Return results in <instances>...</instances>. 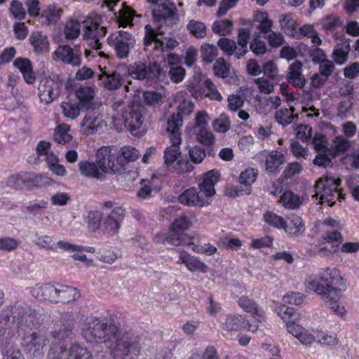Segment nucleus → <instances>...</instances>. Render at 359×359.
Listing matches in <instances>:
<instances>
[{
	"label": "nucleus",
	"instance_id": "1",
	"mask_svg": "<svg viewBox=\"0 0 359 359\" xmlns=\"http://www.w3.org/2000/svg\"><path fill=\"white\" fill-rule=\"evenodd\" d=\"M82 335L87 342L110 343L115 359H135L140 350V337L126 333L121 336L112 322L95 317L88 318L82 327Z\"/></svg>",
	"mask_w": 359,
	"mask_h": 359
},
{
	"label": "nucleus",
	"instance_id": "2",
	"mask_svg": "<svg viewBox=\"0 0 359 359\" xmlns=\"http://www.w3.org/2000/svg\"><path fill=\"white\" fill-rule=\"evenodd\" d=\"M41 323V315L27 304H15L13 311L7 306L0 313V338L6 330H9L8 336L11 337L16 332L25 334L36 330Z\"/></svg>",
	"mask_w": 359,
	"mask_h": 359
},
{
	"label": "nucleus",
	"instance_id": "3",
	"mask_svg": "<svg viewBox=\"0 0 359 359\" xmlns=\"http://www.w3.org/2000/svg\"><path fill=\"white\" fill-rule=\"evenodd\" d=\"M319 278L322 282L325 283V285L317 280H308L307 287L321 295L325 304L334 313L341 315L344 309L339 307L338 300L340 292L345 290L346 285L342 282L339 271L335 268L322 269L319 273Z\"/></svg>",
	"mask_w": 359,
	"mask_h": 359
},
{
	"label": "nucleus",
	"instance_id": "4",
	"mask_svg": "<svg viewBox=\"0 0 359 359\" xmlns=\"http://www.w3.org/2000/svg\"><path fill=\"white\" fill-rule=\"evenodd\" d=\"M72 327L73 323L69 321L67 325L51 332L48 338L50 345L47 355L53 351L57 359H93L91 353L87 348L77 344L72 345L69 350H67L63 341L72 334Z\"/></svg>",
	"mask_w": 359,
	"mask_h": 359
},
{
	"label": "nucleus",
	"instance_id": "5",
	"mask_svg": "<svg viewBox=\"0 0 359 359\" xmlns=\"http://www.w3.org/2000/svg\"><path fill=\"white\" fill-rule=\"evenodd\" d=\"M341 180L332 176L326 175L318 180L315 185V196L320 203H327L333 206L339 199L344 196L340 189Z\"/></svg>",
	"mask_w": 359,
	"mask_h": 359
},
{
	"label": "nucleus",
	"instance_id": "6",
	"mask_svg": "<svg viewBox=\"0 0 359 359\" xmlns=\"http://www.w3.org/2000/svg\"><path fill=\"white\" fill-rule=\"evenodd\" d=\"M127 72L133 79L141 81L156 82L165 79L164 69L156 61H149L148 64L140 60L136 61L128 67Z\"/></svg>",
	"mask_w": 359,
	"mask_h": 359
},
{
	"label": "nucleus",
	"instance_id": "7",
	"mask_svg": "<svg viewBox=\"0 0 359 359\" xmlns=\"http://www.w3.org/2000/svg\"><path fill=\"white\" fill-rule=\"evenodd\" d=\"M152 15L159 34H164L165 32L163 30V25L175 24L180 20L177 7L170 0H162L158 4L154 6L152 9Z\"/></svg>",
	"mask_w": 359,
	"mask_h": 359
},
{
	"label": "nucleus",
	"instance_id": "8",
	"mask_svg": "<svg viewBox=\"0 0 359 359\" xmlns=\"http://www.w3.org/2000/svg\"><path fill=\"white\" fill-rule=\"evenodd\" d=\"M107 42L111 47L118 59H126L129 57L130 50L134 48L136 40L134 36L126 31L115 32L107 38Z\"/></svg>",
	"mask_w": 359,
	"mask_h": 359
},
{
	"label": "nucleus",
	"instance_id": "9",
	"mask_svg": "<svg viewBox=\"0 0 359 359\" xmlns=\"http://www.w3.org/2000/svg\"><path fill=\"white\" fill-rule=\"evenodd\" d=\"M146 34L144 39V44L146 51L154 50L159 53H163L168 50H172L176 48L179 43L172 38L165 37L161 40L158 38L160 34L158 29L155 31L149 25L145 26Z\"/></svg>",
	"mask_w": 359,
	"mask_h": 359
},
{
	"label": "nucleus",
	"instance_id": "10",
	"mask_svg": "<svg viewBox=\"0 0 359 359\" xmlns=\"http://www.w3.org/2000/svg\"><path fill=\"white\" fill-rule=\"evenodd\" d=\"M83 37L88 46L95 50H101L102 44L100 40L106 36L107 27H100L92 18H87L83 22Z\"/></svg>",
	"mask_w": 359,
	"mask_h": 359
},
{
	"label": "nucleus",
	"instance_id": "11",
	"mask_svg": "<svg viewBox=\"0 0 359 359\" xmlns=\"http://www.w3.org/2000/svg\"><path fill=\"white\" fill-rule=\"evenodd\" d=\"M48 341L44 334L32 332L30 334L24 336L22 346L27 353H31L33 358L41 359L44 354L46 341Z\"/></svg>",
	"mask_w": 359,
	"mask_h": 359
},
{
	"label": "nucleus",
	"instance_id": "12",
	"mask_svg": "<svg viewBox=\"0 0 359 359\" xmlns=\"http://www.w3.org/2000/svg\"><path fill=\"white\" fill-rule=\"evenodd\" d=\"M86 115L81 123L83 133L86 135H93L104 126H106L100 107H93V108L86 109Z\"/></svg>",
	"mask_w": 359,
	"mask_h": 359
},
{
	"label": "nucleus",
	"instance_id": "13",
	"mask_svg": "<svg viewBox=\"0 0 359 359\" xmlns=\"http://www.w3.org/2000/svg\"><path fill=\"white\" fill-rule=\"evenodd\" d=\"M278 315L286 322L287 331L296 338L304 331V327L298 324L300 314L297 310L286 305L277 308Z\"/></svg>",
	"mask_w": 359,
	"mask_h": 359
},
{
	"label": "nucleus",
	"instance_id": "14",
	"mask_svg": "<svg viewBox=\"0 0 359 359\" xmlns=\"http://www.w3.org/2000/svg\"><path fill=\"white\" fill-rule=\"evenodd\" d=\"M62 83L58 80L45 79L41 81L39 86V97L41 102L48 104L60 95Z\"/></svg>",
	"mask_w": 359,
	"mask_h": 359
},
{
	"label": "nucleus",
	"instance_id": "15",
	"mask_svg": "<svg viewBox=\"0 0 359 359\" xmlns=\"http://www.w3.org/2000/svg\"><path fill=\"white\" fill-rule=\"evenodd\" d=\"M53 55V59L56 58L72 67H79L81 64V50L78 46L72 48L68 45H60L55 50Z\"/></svg>",
	"mask_w": 359,
	"mask_h": 359
},
{
	"label": "nucleus",
	"instance_id": "16",
	"mask_svg": "<svg viewBox=\"0 0 359 359\" xmlns=\"http://www.w3.org/2000/svg\"><path fill=\"white\" fill-rule=\"evenodd\" d=\"M111 149L109 147L100 148L95 155V163L102 172L104 175L110 170L114 173L120 172L116 171L114 166L118 165L116 154L111 153Z\"/></svg>",
	"mask_w": 359,
	"mask_h": 359
},
{
	"label": "nucleus",
	"instance_id": "17",
	"mask_svg": "<svg viewBox=\"0 0 359 359\" xmlns=\"http://www.w3.org/2000/svg\"><path fill=\"white\" fill-rule=\"evenodd\" d=\"M194 109V104L189 101H184L181 103L176 113H173L167 121V131H173L180 133V129L182 126L183 116H189L192 113Z\"/></svg>",
	"mask_w": 359,
	"mask_h": 359
},
{
	"label": "nucleus",
	"instance_id": "18",
	"mask_svg": "<svg viewBox=\"0 0 359 359\" xmlns=\"http://www.w3.org/2000/svg\"><path fill=\"white\" fill-rule=\"evenodd\" d=\"M125 217V210L122 207L115 208L109 214L102 226L104 232L113 236L118 233Z\"/></svg>",
	"mask_w": 359,
	"mask_h": 359
},
{
	"label": "nucleus",
	"instance_id": "19",
	"mask_svg": "<svg viewBox=\"0 0 359 359\" xmlns=\"http://www.w3.org/2000/svg\"><path fill=\"white\" fill-rule=\"evenodd\" d=\"M143 110L142 106H137L136 109L133 108L124 116V126L133 135H139L137 131L142 125Z\"/></svg>",
	"mask_w": 359,
	"mask_h": 359
},
{
	"label": "nucleus",
	"instance_id": "20",
	"mask_svg": "<svg viewBox=\"0 0 359 359\" xmlns=\"http://www.w3.org/2000/svg\"><path fill=\"white\" fill-rule=\"evenodd\" d=\"M191 237L189 236L185 232H181L176 229L170 228V231L166 236L163 238V243H167L174 246L187 245L191 246L192 250L196 251L198 246L190 241Z\"/></svg>",
	"mask_w": 359,
	"mask_h": 359
},
{
	"label": "nucleus",
	"instance_id": "21",
	"mask_svg": "<svg viewBox=\"0 0 359 359\" xmlns=\"http://www.w3.org/2000/svg\"><path fill=\"white\" fill-rule=\"evenodd\" d=\"M219 172L216 169L204 174L203 182L199 184V189L205 196L211 197L215 194V186L219 182Z\"/></svg>",
	"mask_w": 359,
	"mask_h": 359
},
{
	"label": "nucleus",
	"instance_id": "22",
	"mask_svg": "<svg viewBox=\"0 0 359 359\" xmlns=\"http://www.w3.org/2000/svg\"><path fill=\"white\" fill-rule=\"evenodd\" d=\"M57 283L52 285L46 283L40 286L36 285L32 290V294L39 300H48L57 303Z\"/></svg>",
	"mask_w": 359,
	"mask_h": 359
},
{
	"label": "nucleus",
	"instance_id": "23",
	"mask_svg": "<svg viewBox=\"0 0 359 359\" xmlns=\"http://www.w3.org/2000/svg\"><path fill=\"white\" fill-rule=\"evenodd\" d=\"M170 133L172 144L164 151V163L166 165L172 164L181 154L179 144L181 143L180 133L168 131Z\"/></svg>",
	"mask_w": 359,
	"mask_h": 359
},
{
	"label": "nucleus",
	"instance_id": "24",
	"mask_svg": "<svg viewBox=\"0 0 359 359\" xmlns=\"http://www.w3.org/2000/svg\"><path fill=\"white\" fill-rule=\"evenodd\" d=\"M98 79L103 87L111 91L119 89L124 83L122 76L116 71L104 72L98 76Z\"/></svg>",
	"mask_w": 359,
	"mask_h": 359
},
{
	"label": "nucleus",
	"instance_id": "25",
	"mask_svg": "<svg viewBox=\"0 0 359 359\" xmlns=\"http://www.w3.org/2000/svg\"><path fill=\"white\" fill-rule=\"evenodd\" d=\"M140 156V152L134 147H123L120 152L116 154V161L118 165L114 166L116 171L120 172L124 170L126 163L130 161H135Z\"/></svg>",
	"mask_w": 359,
	"mask_h": 359
},
{
	"label": "nucleus",
	"instance_id": "26",
	"mask_svg": "<svg viewBox=\"0 0 359 359\" xmlns=\"http://www.w3.org/2000/svg\"><path fill=\"white\" fill-rule=\"evenodd\" d=\"M302 63L298 60L294 61L289 67V72L286 76L287 80L294 86L302 88L306 83V79L302 73Z\"/></svg>",
	"mask_w": 359,
	"mask_h": 359
},
{
	"label": "nucleus",
	"instance_id": "27",
	"mask_svg": "<svg viewBox=\"0 0 359 359\" xmlns=\"http://www.w3.org/2000/svg\"><path fill=\"white\" fill-rule=\"evenodd\" d=\"M76 97L79 102V104L81 108H84L85 110L97 107L93 103V99L95 97V92L92 87L88 86H81L79 87L76 92Z\"/></svg>",
	"mask_w": 359,
	"mask_h": 359
},
{
	"label": "nucleus",
	"instance_id": "28",
	"mask_svg": "<svg viewBox=\"0 0 359 359\" xmlns=\"http://www.w3.org/2000/svg\"><path fill=\"white\" fill-rule=\"evenodd\" d=\"M79 171L85 177L103 180L104 175L93 161H81L78 164Z\"/></svg>",
	"mask_w": 359,
	"mask_h": 359
},
{
	"label": "nucleus",
	"instance_id": "29",
	"mask_svg": "<svg viewBox=\"0 0 359 359\" xmlns=\"http://www.w3.org/2000/svg\"><path fill=\"white\" fill-rule=\"evenodd\" d=\"M179 201L184 205L189 206H203L204 200L199 196V193L194 187H191L185 190L179 196Z\"/></svg>",
	"mask_w": 359,
	"mask_h": 359
},
{
	"label": "nucleus",
	"instance_id": "30",
	"mask_svg": "<svg viewBox=\"0 0 359 359\" xmlns=\"http://www.w3.org/2000/svg\"><path fill=\"white\" fill-rule=\"evenodd\" d=\"M283 229L288 234L299 236L304 233L305 224L299 215L293 214L288 218V222H285Z\"/></svg>",
	"mask_w": 359,
	"mask_h": 359
},
{
	"label": "nucleus",
	"instance_id": "31",
	"mask_svg": "<svg viewBox=\"0 0 359 359\" xmlns=\"http://www.w3.org/2000/svg\"><path fill=\"white\" fill-rule=\"evenodd\" d=\"M57 303L65 304L76 300L80 297V294L76 287L57 283Z\"/></svg>",
	"mask_w": 359,
	"mask_h": 359
},
{
	"label": "nucleus",
	"instance_id": "32",
	"mask_svg": "<svg viewBox=\"0 0 359 359\" xmlns=\"http://www.w3.org/2000/svg\"><path fill=\"white\" fill-rule=\"evenodd\" d=\"M29 41L35 53L39 54L48 52L49 42L46 35L40 32H34L29 36Z\"/></svg>",
	"mask_w": 359,
	"mask_h": 359
},
{
	"label": "nucleus",
	"instance_id": "33",
	"mask_svg": "<svg viewBox=\"0 0 359 359\" xmlns=\"http://www.w3.org/2000/svg\"><path fill=\"white\" fill-rule=\"evenodd\" d=\"M247 320L241 315H229L224 323V329L228 332H234L246 328Z\"/></svg>",
	"mask_w": 359,
	"mask_h": 359
},
{
	"label": "nucleus",
	"instance_id": "34",
	"mask_svg": "<svg viewBox=\"0 0 359 359\" xmlns=\"http://www.w3.org/2000/svg\"><path fill=\"white\" fill-rule=\"evenodd\" d=\"M350 42L349 39L343 40L341 44L334 49L332 53V57L334 62L338 65H343L347 60L348 55L350 51Z\"/></svg>",
	"mask_w": 359,
	"mask_h": 359
},
{
	"label": "nucleus",
	"instance_id": "35",
	"mask_svg": "<svg viewBox=\"0 0 359 359\" xmlns=\"http://www.w3.org/2000/svg\"><path fill=\"white\" fill-rule=\"evenodd\" d=\"M238 304L241 308L248 313H251L257 318L264 317V311L252 299L245 296H242L238 299Z\"/></svg>",
	"mask_w": 359,
	"mask_h": 359
},
{
	"label": "nucleus",
	"instance_id": "36",
	"mask_svg": "<svg viewBox=\"0 0 359 359\" xmlns=\"http://www.w3.org/2000/svg\"><path fill=\"white\" fill-rule=\"evenodd\" d=\"M323 239L328 245L329 253L333 254L338 251L342 238L341 233L337 230L326 231L323 234Z\"/></svg>",
	"mask_w": 359,
	"mask_h": 359
},
{
	"label": "nucleus",
	"instance_id": "37",
	"mask_svg": "<svg viewBox=\"0 0 359 359\" xmlns=\"http://www.w3.org/2000/svg\"><path fill=\"white\" fill-rule=\"evenodd\" d=\"M250 36V30L248 28H241L238 34V50L236 52L237 59H241L245 55L248 50V43Z\"/></svg>",
	"mask_w": 359,
	"mask_h": 359
},
{
	"label": "nucleus",
	"instance_id": "38",
	"mask_svg": "<svg viewBox=\"0 0 359 359\" xmlns=\"http://www.w3.org/2000/svg\"><path fill=\"white\" fill-rule=\"evenodd\" d=\"M284 156L278 151H273L267 155L265 160V169L269 172L279 170L280 166L284 163Z\"/></svg>",
	"mask_w": 359,
	"mask_h": 359
},
{
	"label": "nucleus",
	"instance_id": "39",
	"mask_svg": "<svg viewBox=\"0 0 359 359\" xmlns=\"http://www.w3.org/2000/svg\"><path fill=\"white\" fill-rule=\"evenodd\" d=\"M29 172H21L10 176L7 186L14 189H28Z\"/></svg>",
	"mask_w": 359,
	"mask_h": 359
},
{
	"label": "nucleus",
	"instance_id": "40",
	"mask_svg": "<svg viewBox=\"0 0 359 359\" xmlns=\"http://www.w3.org/2000/svg\"><path fill=\"white\" fill-rule=\"evenodd\" d=\"M295 109L293 107L287 108H281L276 111L275 114L276 121L283 127H285L292 123L294 118H298V115L294 116Z\"/></svg>",
	"mask_w": 359,
	"mask_h": 359
},
{
	"label": "nucleus",
	"instance_id": "41",
	"mask_svg": "<svg viewBox=\"0 0 359 359\" xmlns=\"http://www.w3.org/2000/svg\"><path fill=\"white\" fill-rule=\"evenodd\" d=\"M317 154L313 160V163L320 168H327L332 165V161L335 158V154L332 150L316 151Z\"/></svg>",
	"mask_w": 359,
	"mask_h": 359
},
{
	"label": "nucleus",
	"instance_id": "42",
	"mask_svg": "<svg viewBox=\"0 0 359 359\" xmlns=\"http://www.w3.org/2000/svg\"><path fill=\"white\" fill-rule=\"evenodd\" d=\"M60 9L57 8L55 6L49 5L46 9L43 11L41 16V22L46 25L55 24L60 20Z\"/></svg>",
	"mask_w": 359,
	"mask_h": 359
},
{
	"label": "nucleus",
	"instance_id": "43",
	"mask_svg": "<svg viewBox=\"0 0 359 359\" xmlns=\"http://www.w3.org/2000/svg\"><path fill=\"white\" fill-rule=\"evenodd\" d=\"M279 203L288 209H296L299 208L302 204V200L299 196L295 195L292 191H285L279 199Z\"/></svg>",
	"mask_w": 359,
	"mask_h": 359
},
{
	"label": "nucleus",
	"instance_id": "44",
	"mask_svg": "<svg viewBox=\"0 0 359 359\" xmlns=\"http://www.w3.org/2000/svg\"><path fill=\"white\" fill-rule=\"evenodd\" d=\"M81 32V24L80 22L74 19L68 20L64 28V33L65 38L67 40H73L76 39Z\"/></svg>",
	"mask_w": 359,
	"mask_h": 359
},
{
	"label": "nucleus",
	"instance_id": "45",
	"mask_svg": "<svg viewBox=\"0 0 359 359\" xmlns=\"http://www.w3.org/2000/svg\"><path fill=\"white\" fill-rule=\"evenodd\" d=\"M233 22L229 20H220L215 21L212 26L214 33L219 36H226L231 34Z\"/></svg>",
	"mask_w": 359,
	"mask_h": 359
},
{
	"label": "nucleus",
	"instance_id": "46",
	"mask_svg": "<svg viewBox=\"0 0 359 359\" xmlns=\"http://www.w3.org/2000/svg\"><path fill=\"white\" fill-rule=\"evenodd\" d=\"M187 28L196 39H203L206 36V26L202 22L191 20L188 22Z\"/></svg>",
	"mask_w": 359,
	"mask_h": 359
},
{
	"label": "nucleus",
	"instance_id": "47",
	"mask_svg": "<svg viewBox=\"0 0 359 359\" xmlns=\"http://www.w3.org/2000/svg\"><path fill=\"white\" fill-rule=\"evenodd\" d=\"M167 72L168 76L170 79L173 83H176L181 82L184 79L186 74L185 69L182 67L178 65H170L166 67V70H164V73L166 74Z\"/></svg>",
	"mask_w": 359,
	"mask_h": 359
},
{
	"label": "nucleus",
	"instance_id": "48",
	"mask_svg": "<svg viewBox=\"0 0 359 359\" xmlns=\"http://www.w3.org/2000/svg\"><path fill=\"white\" fill-rule=\"evenodd\" d=\"M118 13V22L119 27H126L128 25H133L135 12L131 8L124 5L123 8L119 11Z\"/></svg>",
	"mask_w": 359,
	"mask_h": 359
},
{
	"label": "nucleus",
	"instance_id": "49",
	"mask_svg": "<svg viewBox=\"0 0 359 359\" xmlns=\"http://www.w3.org/2000/svg\"><path fill=\"white\" fill-rule=\"evenodd\" d=\"M61 108L65 117L74 119L80 114L81 110H85L84 108H81V105L69 102H64L61 104Z\"/></svg>",
	"mask_w": 359,
	"mask_h": 359
},
{
	"label": "nucleus",
	"instance_id": "50",
	"mask_svg": "<svg viewBox=\"0 0 359 359\" xmlns=\"http://www.w3.org/2000/svg\"><path fill=\"white\" fill-rule=\"evenodd\" d=\"M102 214L100 211H90L86 218L88 229L93 232H95L100 227Z\"/></svg>",
	"mask_w": 359,
	"mask_h": 359
},
{
	"label": "nucleus",
	"instance_id": "51",
	"mask_svg": "<svg viewBox=\"0 0 359 359\" xmlns=\"http://www.w3.org/2000/svg\"><path fill=\"white\" fill-rule=\"evenodd\" d=\"M213 71L215 74L221 78H227L230 74V65L227 64L224 59L219 57L216 60L213 65Z\"/></svg>",
	"mask_w": 359,
	"mask_h": 359
},
{
	"label": "nucleus",
	"instance_id": "52",
	"mask_svg": "<svg viewBox=\"0 0 359 359\" xmlns=\"http://www.w3.org/2000/svg\"><path fill=\"white\" fill-rule=\"evenodd\" d=\"M203 60L207 63H211L217 56V48L212 44H203L201 48Z\"/></svg>",
	"mask_w": 359,
	"mask_h": 359
},
{
	"label": "nucleus",
	"instance_id": "53",
	"mask_svg": "<svg viewBox=\"0 0 359 359\" xmlns=\"http://www.w3.org/2000/svg\"><path fill=\"white\" fill-rule=\"evenodd\" d=\"M69 126L67 125H60L55 130L53 138L59 144H65L72 140V136L68 133Z\"/></svg>",
	"mask_w": 359,
	"mask_h": 359
},
{
	"label": "nucleus",
	"instance_id": "54",
	"mask_svg": "<svg viewBox=\"0 0 359 359\" xmlns=\"http://www.w3.org/2000/svg\"><path fill=\"white\" fill-rule=\"evenodd\" d=\"M194 133L196 136L197 141L203 145L210 146L215 142L213 134L206 128H199L198 130L194 131Z\"/></svg>",
	"mask_w": 359,
	"mask_h": 359
},
{
	"label": "nucleus",
	"instance_id": "55",
	"mask_svg": "<svg viewBox=\"0 0 359 359\" xmlns=\"http://www.w3.org/2000/svg\"><path fill=\"white\" fill-rule=\"evenodd\" d=\"M57 246L60 249L69 252H86L90 253L95 252V249L93 247L72 245L63 241L57 242Z\"/></svg>",
	"mask_w": 359,
	"mask_h": 359
},
{
	"label": "nucleus",
	"instance_id": "56",
	"mask_svg": "<svg viewBox=\"0 0 359 359\" xmlns=\"http://www.w3.org/2000/svg\"><path fill=\"white\" fill-rule=\"evenodd\" d=\"M217 46L228 55H231L233 54L236 55V52L238 50V47L236 46L235 41L228 38H222L219 39Z\"/></svg>",
	"mask_w": 359,
	"mask_h": 359
},
{
	"label": "nucleus",
	"instance_id": "57",
	"mask_svg": "<svg viewBox=\"0 0 359 359\" xmlns=\"http://www.w3.org/2000/svg\"><path fill=\"white\" fill-rule=\"evenodd\" d=\"M257 173L254 169H246L241 172L238 182L241 185H244L245 188L251 187V184L256 180Z\"/></svg>",
	"mask_w": 359,
	"mask_h": 359
},
{
	"label": "nucleus",
	"instance_id": "58",
	"mask_svg": "<svg viewBox=\"0 0 359 359\" xmlns=\"http://www.w3.org/2000/svg\"><path fill=\"white\" fill-rule=\"evenodd\" d=\"M230 121L227 115L222 114L219 117L215 119L212 123L214 130L217 133H224L227 132L230 128Z\"/></svg>",
	"mask_w": 359,
	"mask_h": 359
},
{
	"label": "nucleus",
	"instance_id": "59",
	"mask_svg": "<svg viewBox=\"0 0 359 359\" xmlns=\"http://www.w3.org/2000/svg\"><path fill=\"white\" fill-rule=\"evenodd\" d=\"M9 11L15 19L22 20L25 18V10L22 4L18 0H13L11 2Z\"/></svg>",
	"mask_w": 359,
	"mask_h": 359
},
{
	"label": "nucleus",
	"instance_id": "60",
	"mask_svg": "<svg viewBox=\"0 0 359 359\" xmlns=\"http://www.w3.org/2000/svg\"><path fill=\"white\" fill-rule=\"evenodd\" d=\"M28 189L33 187H41L49 184V179L42 175L29 172Z\"/></svg>",
	"mask_w": 359,
	"mask_h": 359
},
{
	"label": "nucleus",
	"instance_id": "61",
	"mask_svg": "<svg viewBox=\"0 0 359 359\" xmlns=\"http://www.w3.org/2000/svg\"><path fill=\"white\" fill-rule=\"evenodd\" d=\"M350 147V142L348 140L341 137H337L334 141L333 147L330 149L332 152L335 154V157L340 154L345 153Z\"/></svg>",
	"mask_w": 359,
	"mask_h": 359
},
{
	"label": "nucleus",
	"instance_id": "62",
	"mask_svg": "<svg viewBox=\"0 0 359 359\" xmlns=\"http://www.w3.org/2000/svg\"><path fill=\"white\" fill-rule=\"evenodd\" d=\"M264 219L267 224L278 229H283L285 224L284 219L273 212H266L264 215Z\"/></svg>",
	"mask_w": 359,
	"mask_h": 359
},
{
	"label": "nucleus",
	"instance_id": "63",
	"mask_svg": "<svg viewBox=\"0 0 359 359\" xmlns=\"http://www.w3.org/2000/svg\"><path fill=\"white\" fill-rule=\"evenodd\" d=\"M187 269L191 271H200L206 273L208 271L207 265L195 257L191 256L187 266Z\"/></svg>",
	"mask_w": 359,
	"mask_h": 359
},
{
	"label": "nucleus",
	"instance_id": "64",
	"mask_svg": "<svg viewBox=\"0 0 359 359\" xmlns=\"http://www.w3.org/2000/svg\"><path fill=\"white\" fill-rule=\"evenodd\" d=\"M189 156L194 163L198 164L203 161L206 153L204 149L196 146L189 150Z\"/></svg>",
	"mask_w": 359,
	"mask_h": 359
}]
</instances>
